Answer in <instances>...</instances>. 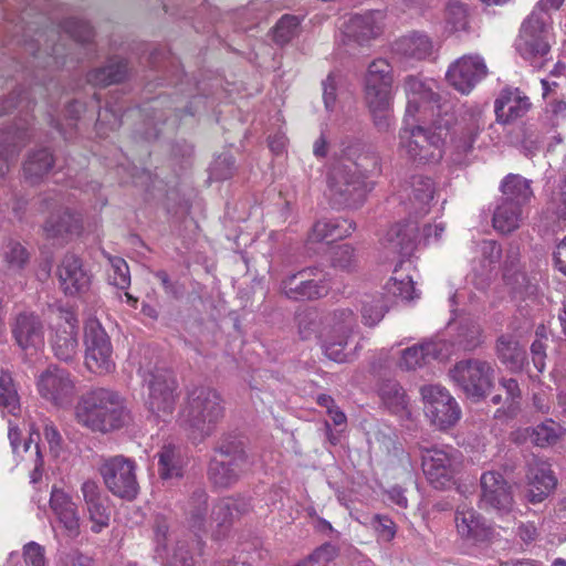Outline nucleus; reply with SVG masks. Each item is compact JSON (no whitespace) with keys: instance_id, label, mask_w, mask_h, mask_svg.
<instances>
[{"instance_id":"nucleus-1","label":"nucleus","mask_w":566,"mask_h":566,"mask_svg":"<svg viewBox=\"0 0 566 566\" xmlns=\"http://www.w3.org/2000/svg\"><path fill=\"white\" fill-rule=\"evenodd\" d=\"M379 172L380 158L375 151L360 144L348 145L331 166L327 176L331 197L338 205L357 209L374 189L368 178Z\"/></svg>"},{"instance_id":"nucleus-2","label":"nucleus","mask_w":566,"mask_h":566,"mask_svg":"<svg viewBox=\"0 0 566 566\" xmlns=\"http://www.w3.org/2000/svg\"><path fill=\"white\" fill-rule=\"evenodd\" d=\"M74 419L81 427L105 434L125 427L130 415L117 391L97 387L78 397Z\"/></svg>"},{"instance_id":"nucleus-3","label":"nucleus","mask_w":566,"mask_h":566,"mask_svg":"<svg viewBox=\"0 0 566 566\" xmlns=\"http://www.w3.org/2000/svg\"><path fill=\"white\" fill-rule=\"evenodd\" d=\"M140 358L138 374L147 390L145 407L156 418L166 420L174 413L179 398L177 378L172 370L154 359V356Z\"/></svg>"},{"instance_id":"nucleus-4","label":"nucleus","mask_w":566,"mask_h":566,"mask_svg":"<svg viewBox=\"0 0 566 566\" xmlns=\"http://www.w3.org/2000/svg\"><path fill=\"white\" fill-rule=\"evenodd\" d=\"M298 332L303 339L315 337L325 354H340L356 323L349 308L337 310L324 322L314 311L298 315Z\"/></svg>"},{"instance_id":"nucleus-5","label":"nucleus","mask_w":566,"mask_h":566,"mask_svg":"<svg viewBox=\"0 0 566 566\" xmlns=\"http://www.w3.org/2000/svg\"><path fill=\"white\" fill-rule=\"evenodd\" d=\"M223 413L224 408L218 391L201 386L188 392L179 415V422L191 439L202 440L212 433Z\"/></svg>"},{"instance_id":"nucleus-6","label":"nucleus","mask_w":566,"mask_h":566,"mask_svg":"<svg viewBox=\"0 0 566 566\" xmlns=\"http://www.w3.org/2000/svg\"><path fill=\"white\" fill-rule=\"evenodd\" d=\"M394 69L385 59H375L367 67L364 99L379 132H387L392 120Z\"/></svg>"},{"instance_id":"nucleus-7","label":"nucleus","mask_w":566,"mask_h":566,"mask_svg":"<svg viewBox=\"0 0 566 566\" xmlns=\"http://www.w3.org/2000/svg\"><path fill=\"white\" fill-rule=\"evenodd\" d=\"M407 123V120L405 119ZM444 147L441 127L405 125L399 130L398 151L401 157L418 164H436L442 159Z\"/></svg>"},{"instance_id":"nucleus-8","label":"nucleus","mask_w":566,"mask_h":566,"mask_svg":"<svg viewBox=\"0 0 566 566\" xmlns=\"http://www.w3.org/2000/svg\"><path fill=\"white\" fill-rule=\"evenodd\" d=\"M553 42L552 25L538 12L533 11L521 25L515 49L524 60L535 64L538 60H545Z\"/></svg>"},{"instance_id":"nucleus-9","label":"nucleus","mask_w":566,"mask_h":566,"mask_svg":"<svg viewBox=\"0 0 566 566\" xmlns=\"http://www.w3.org/2000/svg\"><path fill=\"white\" fill-rule=\"evenodd\" d=\"M461 464V453L453 447L421 448V468L434 489L442 490L452 485Z\"/></svg>"},{"instance_id":"nucleus-10","label":"nucleus","mask_w":566,"mask_h":566,"mask_svg":"<svg viewBox=\"0 0 566 566\" xmlns=\"http://www.w3.org/2000/svg\"><path fill=\"white\" fill-rule=\"evenodd\" d=\"M332 289L329 274L317 266H308L289 274L280 283V293L292 301H315L325 297Z\"/></svg>"},{"instance_id":"nucleus-11","label":"nucleus","mask_w":566,"mask_h":566,"mask_svg":"<svg viewBox=\"0 0 566 566\" xmlns=\"http://www.w3.org/2000/svg\"><path fill=\"white\" fill-rule=\"evenodd\" d=\"M218 452L223 459L211 461L209 476L214 485L228 488L248 469L249 460L243 442L233 437L224 438L218 447Z\"/></svg>"},{"instance_id":"nucleus-12","label":"nucleus","mask_w":566,"mask_h":566,"mask_svg":"<svg viewBox=\"0 0 566 566\" xmlns=\"http://www.w3.org/2000/svg\"><path fill=\"white\" fill-rule=\"evenodd\" d=\"M423 409L430 422L440 430L458 423L461 408L448 389L441 385H426L420 388Z\"/></svg>"},{"instance_id":"nucleus-13","label":"nucleus","mask_w":566,"mask_h":566,"mask_svg":"<svg viewBox=\"0 0 566 566\" xmlns=\"http://www.w3.org/2000/svg\"><path fill=\"white\" fill-rule=\"evenodd\" d=\"M99 473L113 495L129 501L137 496L139 485L134 460L124 455L112 457L101 465Z\"/></svg>"},{"instance_id":"nucleus-14","label":"nucleus","mask_w":566,"mask_h":566,"mask_svg":"<svg viewBox=\"0 0 566 566\" xmlns=\"http://www.w3.org/2000/svg\"><path fill=\"white\" fill-rule=\"evenodd\" d=\"M451 380L473 399L483 398L492 386L491 367L475 358L460 360L449 370Z\"/></svg>"},{"instance_id":"nucleus-15","label":"nucleus","mask_w":566,"mask_h":566,"mask_svg":"<svg viewBox=\"0 0 566 566\" xmlns=\"http://www.w3.org/2000/svg\"><path fill=\"white\" fill-rule=\"evenodd\" d=\"M38 389L53 405L69 406L76 394V382L65 369L50 366L40 375Z\"/></svg>"},{"instance_id":"nucleus-16","label":"nucleus","mask_w":566,"mask_h":566,"mask_svg":"<svg viewBox=\"0 0 566 566\" xmlns=\"http://www.w3.org/2000/svg\"><path fill=\"white\" fill-rule=\"evenodd\" d=\"M155 558L164 566H193L192 558L185 542H180L170 533L165 520H157L154 537Z\"/></svg>"},{"instance_id":"nucleus-17","label":"nucleus","mask_w":566,"mask_h":566,"mask_svg":"<svg viewBox=\"0 0 566 566\" xmlns=\"http://www.w3.org/2000/svg\"><path fill=\"white\" fill-rule=\"evenodd\" d=\"M488 74L484 60L476 54L459 57L450 64L446 78L461 94H469Z\"/></svg>"},{"instance_id":"nucleus-18","label":"nucleus","mask_w":566,"mask_h":566,"mask_svg":"<svg viewBox=\"0 0 566 566\" xmlns=\"http://www.w3.org/2000/svg\"><path fill=\"white\" fill-rule=\"evenodd\" d=\"M481 507L503 515L511 512L514 500L511 486L500 472L488 471L481 476Z\"/></svg>"},{"instance_id":"nucleus-19","label":"nucleus","mask_w":566,"mask_h":566,"mask_svg":"<svg viewBox=\"0 0 566 566\" xmlns=\"http://www.w3.org/2000/svg\"><path fill=\"white\" fill-rule=\"evenodd\" d=\"M384 14L380 11H369L352 15L343 27V33L348 41L358 45L369 44L382 33Z\"/></svg>"},{"instance_id":"nucleus-20","label":"nucleus","mask_w":566,"mask_h":566,"mask_svg":"<svg viewBox=\"0 0 566 566\" xmlns=\"http://www.w3.org/2000/svg\"><path fill=\"white\" fill-rule=\"evenodd\" d=\"M13 337L22 350L39 352L44 346V325L41 317L31 311H23L15 317Z\"/></svg>"},{"instance_id":"nucleus-21","label":"nucleus","mask_w":566,"mask_h":566,"mask_svg":"<svg viewBox=\"0 0 566 566\" xmlns=\"http://www.w3.org/2000/svg\"><path fill=\"white\" fill-rule=\"evenodd\" d=\"M454 523L458 535L474 544L489 539L492 534V528L484 517L467 504L457 507Z\"/></svg>"},{"instance_id":"nucleus-22","label":"nucleus","mask_w":566,"mask_h":566,"mask_svg":"<svg viewBox=\"0 0 566 566\" xmlns=\"http://www.w3.org/2000/svg\"><path fill=\"white\" fill-rule=\"evenodd\" d=\"M50 509L69 537L74 538L80 534L81 517L77 505L70 494L53 486L50 495Z\"/></svg>"},{"instance_id":"nucleus-23","label":"nucleus","mask_w":566,"mask_h":566,"mask_svg":"<svg viewBox=\"0 0 566 566\" xmlns=\"http://www.w3.org/2000/svg\"><path fill=\"white\" fill-rule=\"evenodd\" d=\"M81 492L88 518L92 522V532L99 533L109 524L108 499L102 495L98 483L93 480L84 481L81 485Z\"/></svg>"},{"instance_id":"nucleus-24","label":"nucleus","mask_w":566,"mask_h":566,"mask_svg":"<svg viewBox=\"0 0 566 566\" xmlns=\"http://www.w3.org/2000/svg\"><path fill=\"white\" fill-rule=\"evenodd\" d=\"M60 286L66 295H76L85 292L91 284V275L83 268L78 256L65 254L57 268Z\"/></svg>"},{"instance_id":"nucleus-25","label":"nucleus","mask_w":566,"mask_h":566,"mask_svg":"<svg viewBox=\"0 0 566 566\" xmlns=\"http://www.w3.org/2000/svg\"><path fill=\"white\" fill-rule=\"evenodd\" d=\"M418 226L413 221L397 222L388 228L380 239L384 249L409 256L416 248Z\"/></svg>"},{"instance_id":"nucleus-26","label":"nucleus","mask_w":566,"mask_h":566,"mask_svg":"<svg viewBox=\"0 0 566 566\" xmlns=\"http://www.w3.org/2000/svg\"><path fill=\"white\" fill-rule=\"evenodd\" d=\"M433 51L431 39L423 32L412 31L391 44V52L401 61H423Z\"/></svg>"},{"instance_id":"nucleus-27","label":"nucleus","mask_w":566,"mask_h":566,"mask_svg":"<svg viewBox=\"0 0 566 566\" xmlns=\"http://www.w3.org/2000/svg\"><path fill=\"white\" fill-rule=\"evenodd\" d=\"M527 500L531 503H541L556 485V479L548 465L533 459L527 469Z\"/></svg>"},{"instance_id":"nucleus-28","label":"nucleus","mask_w":566,"mask_h":566,"mask_svg":"<svg viewBox=\"0 0 566 566\" xmlns=\"http://www.w3.org/2000/svg\"><path fill=\"white\" fill-rule=\"evenodd\" d=\"M403 90L407 96L406 116L413 117L422 107H430L439 101V96L415 75L405 78Z\"/></svg>"},{"instance_id":"nucleus-29","label":"nucleus","mask_w":566,"mask_h":566,"mask_svg":"<svg viewBox=\"0 0 566 566\" xmlns=\"http://www.w3.org/2000/svg\"><path fill=\"white\" fill-rule=\"evenodd\" d=\"M356 230V223L345 218L322 219L314 223L308 240L333 242L345 239Z\"/></svg>"},{"instance_id":"nucleus-30","label":"nucleus","mask_w":566,"mask_h":566,"mask_svg":"<svg viewBox=\"0 0 566 566\" xmlns=\"http://www.w3.org/2000/svg\"><path fill=\"white\" fill-rule=\"evenodd\" d=\"M530 107L528 97L522 96L518 90H503L494 104L496 118L503 123L523 117Z\"/></svg>"},{"instance_id":"nucleus-31","label":"nucleus","mask_w":566,"mask_h":566,"mask_svg":"<svg viewBox=\"0 0 566 566\" xmlns=\"http://www.w3.org/2000/svg\"><path fill=\"white\" fill-rule=\"evenodd\" d=\"M82 229L80 216L73 214L69 210H59L56 213H52L43 226V231L49 239L61 240L78 235Z\"/></svg>"},{"instance_id":"nucleus-32","label":"nucleus","mask_w":566,"mask_h":566,"mask_svg":"<svg viewBox=\"0 0 566 566\" xmlns=\"http://www.w3.org/2000/svg\"><path fill=\"white\" fill-rule=\"evenodd\" d=\"M531 184V180L521 175L509 174L503 178L500 186L503 195L502 201L524 209L534 197Z\"/></svg>"},{"instance_id":"nucleus-33","label":"nucleus","mask_w":566,"mask_h":566,"mask_svg":"<svg viewBox=\"0 0 566 566\" xmlns=\"http://www.w3.org/2000/svg\"><path fill=\"white\" fill-rule=\"evenodd\" d=\"M480 133L481 126L476 118L471 117L467 122H460L452 130L450 147L458 155H467L473 150Z\"/></svg>"},{"instance_id":"nucleus-34","label":"nucleus","mask_w":566,"mask_h":566,"mask_svg":"<svg viewBox=\"0 0 566 566\" xmlns=\"http://www.w3.org/2000/svg\"><path fill=\"white\" fill-rule=\"evenodd\" d=\"M410 266L409 261H399L386 285L390 293L405 300H412L416 293L415 283L410 275Z\"/></svg>"},{"instance_id":"nucleus-35","label":"nucleus","mask_w":566,"mask_h":566,"mask_svg":"<svg viewBox=\"0 0 566 566\" xmlns=\"http://www.w3.org/2000/svg\"><path fill=\"white\" fill-rule=\"evenodd\" d=\"M252 509L251 499L247 496L227 497L219 501L212 509V518L218 524H226L232 518L247 514Z\"/></svg>"},{"instance_id":"nucleus-36","label":"nucleus","mask_w":566,"mask_h":566,"mask_svg":"<svg viewBox=\"0 0 566 566\" xmlns=\"http://www.w3.org/2000/svg\"><path fill=\"white\" fill-rule=\"evenodd\" d=\"M524 209L502 201L493 213V227L501 233H511L520 228Z\"/></svg>"},{"instance_id":"nucleus-37","label":"nucleus","mask_w":566,"mask_h":566,"mask_svg":"<svg viewBox=\"0 0 566 566\" xmlns=\"http://www.w3.org/2000/svg\"><path fill=\"white\" fill-rule=\"evenodd\" d=\"M127 73V61L118 60L104 67L91 71L87 74V81L96 86H108L123 82Z\"/></svg>"},{"instance_id":"nucleus-38","label":"nucleus","mask_w":566,"mask_h":566,"mask_svg":"<svg viewBox=\"0 0 566 566\" xmlns=\"http://www.w3.org/2000/svg\"><path fill=\"white\" fill-rule=\"evenodd\" d=\"M54 159L52 154L43 148L32 153L23 165L24 178L30 184H36L53 167Z\"/></svg>"},{"instance_id":"nucleus-39","label":"nucleus","mask_w":566,"mask_h":566,"mask_svg":"<svg viewBox=\"0 0 566 566\" xmlns=\"http://www.w3.org/2000/svg\"><path fill=\"white\" fill-rule=\"evenodd\" d=\"M84 344L85 354H111V339L97 321H88L85 325Z\"/></svg>"},{"instance_id":"nucleus-40","label":"nucleus","mask_w":566,"mask_h":566,"mask_svg":"<svg viewBox=\"0 0 566 566\" xmlns=\"http://www.w3.org/2000/svg\"><path fill=\"white\" fill-rule=\"evenodd\" d=\"M159 474L164 480L182 475L180 450L175 446H164L158 453Z\"/></svg>"},{"instance_id":"nucleus-41","label":"nucleus","mask_w":566,"mask_h":566,"mask_svg":"<svg viewBox=\"0 0 566 566\" xmlns=\"http://www.w3.org/2000/svg\"><path fill=\"white\" fill-rule=\"evenodd\" d=\"M410 201L420 212H428L427 206L433 199L434 185L433 181L423 176H413L411 179Z\"/></svg>"},{"instance_id":"nucleus-42","label":"nucleus","mask_w":566,"mask_h":566,"mask_svg":"<svg viewBox=\"0 0 566 566\" xmlns=\"http://www.w3.org/2000/svg\"><path fill=\"white\" fill-rule=\"evenodd\" d=\"M355 248L348 243L333 247L329 252V264L338 272L353 273L357 269Z\"/></svg>"},{"instance_id":"nucleus-43","label":"nucleus","mask_w":566,"mask_h":566,"mask_svg":"<svg viewBox=\"0 0 566 566\" xmlns=\"http://www.w3.org/2000/svg\"><path fill=\"white\" fill-rule=\"evenodd\" d=\"M379 395L382 402L392 413H402L407 409L408 400L402 387L395 380L385 381Z\"/></svg>"},{"instance_id":"nucleus-44","label":"nucleus","mask_w":566,"mask_h":566,"mask_svg":"<svg viewBox=\"0 0 566 566\" xmlns=\"http://www.w3.org/2000/svg\"><path fill=\"white\" fill-rule=\"evenodd\" d=\"M185 512L191 527L201 530L208 512L207 493L200 489L196 490L187 501Z\"/></svg>"},{"instance_id":"nucleus-45","label":"nucleus","mask_w":566,"mask_h":566,"mask_svg":"<svg viewBox=\"0 0 566 566\" xmlns=\"http://www.w3.org/2000/svg\"><path fill=\"white\" fill-rule=\"evenodd\" d=\"M387 312V303L381 293L367 295L361 301V317L367 326L378 324Z\"/></svg>"},{"instance_id":"nucleus-46","label":"nucleus","mask_w":566,"mask_h":566,"mask_svg":"<svg viewBox=\"0 0 566 566\" xmlns=\"http://www.w3.org/2000/svg\"><path fill=\"white\" fill-rule=\"evenodd\" d=\"M273 41L279 45H285L301 32V19L293 14H284L273 27Z\"/></svg>"},{"instance_id":"nucleus-47","label":"nucleus","mask_w":566,"mask_h":566,"mask_svg":"<svg viewBox=\"0 0 566 566\" xmlns=\"http://www.w3.org/2000/svg\"><path fill=\"white\" fill-rule=\"evenodd\" d=\"M20 134L19 130H15L12 136L11 132L0 133V177H3L9 171L11 163L17 159L22 147L17 142L9 143L8 145L3 143L9 138L12 140L20 138Z\"/></svg>"},{"instance_id":"nucleus-48","label":"nucleus","mask_w":566,"mask_h":566,"mask_svg":"<svg viewBox=\"0 0 566 566\" xmlns=\"http://www.w3.org/2000/svg\"><path fill=\"white\" fill-rule=\"evenodd\" d=\"M109 269L107 271L108 282L120 289L126 290L130 285V273L127 262L120 256L107 254Z\"/></svg>"},{"instance_id":"nucleus-49","label":"nucleus","mask_w":566,"mask_h":566,"mask_svg":"<svg viewBox=\"0 0 566 566\" xmlns=\"http://www.w3.org/2000/svg\"><path fill=\"white\" fill-rule=\"evenodd\" d=\"M563 428L553 420L536 426L531 434L532 442L538 447H547L557 442L563 433Z\"/></svg>"},{"instance_id":"nucleus-50","label":"nucleus","mask_w":566,"mask_h":566,"mask_svg":"<svg viewBox=\"0 0 566 566\" xmlns=\"http://www.w3.org/2000/svg\"><path fill=\"white\" fill-rule=\"evenodd\" d=\"M0 408L9 413H15L20 408L19 397L12 385L10 374L2 371L0 375Z\"/></svg>"},{"instance_id":"nucleus-51","label":"nucleus","mask_w":566,"mask_h":566,"mask_svg":"<svg viewBox=\"0 0 566 566\" xmlns=\"http://www.w3.org/2000/svg\"><path fill=\"white\" fill-rule=\"evenodd\" d=\"M446 23L451 32L467 30L468 28V10L467 7L459 2L452 1L446 8Z\"/></svg>"},{"instance_id":"nucleus-52","label":"nucleus","mask_w":566,"mask_h":566,"mask_svg":"<svg viewBox=\"0 0 566 566\" xmlns=\"http://www.w3.org/2000/svg\"><path fill=\"white\" fill-rule=\"evenodd\" d=\"M49 312L55 316L56 324L60 328L64 329V333L72 336L77 328L76 313L72 307H64L61 305H50ZM72 337L67 342H71Z\"/></svg>"},{"instance_id":"nucleus-53","label":"nucleus","mask_w":566,"mask_h":566,"mask_svg":"<svg viewBox=\"0 0 566 566\" xmlns=\"http://www.w3.org/2000/svg\"><path fill=\"white\" fill-rule=\"evenodd\" d=\"M63 29L74 41L80 43H87L94 38V30L91 24L81 19H66Z\"/></svg>"},{"instance_id":"nucleus-54","label":"nucleus","mask_w":566,"mask_h":566,"mask_svg":"<svg viewBox=\"0 0 566 566\" xmlns=\"http://www.w3.org/2000/svg\"><path fill=\"white\" fill-rule=\"evenodd\" d=\"M370 526L375 531L379 542H390L396 536L397 527L394 521L386 515H374Z\"/></svg>"},{"instance_id":"nucleus-55","label":"nucleus","mask_w":566,"mask_h":566,"mask_svg":"<svg viewBox=\"0 0 566 566\" xmlns=\"http://www.w3.org/2000/svg\"><path fill=\"white\" fill-rule=\"evenodd\" d=\"M4 260L9 269L20 270L27 264L29 253L21 243L11 241L4 250Z\"/></svg>"},{"instance_id":"nucleus-56","label":"nucleus","mask_w":566,"mask_h":566,"mask_svg":"<svg viewBox=\"0 0 566 566\" xmlns=\"http://www.w3.org/2000/svg\"><path fill=\"white\" fill-rule=\"evenodd\" d=\"M83 366L90 374L103 376L115 369V363L111 356H83Z\"/></svg>"},{"instance_id":"nucleus-57","label":"nucleus","mask_w":566,"mask_h":566,"mask_svg":"<svg viewBox=\"0 0 566 566\" xmlns=\"http://www.w3.org/2000/svg\"><path fill=\"white\" fill-rule=\"evenodd\" d=\"M56 566H94V560L76 548L63 549L57 554Z\"/></svg>"},{"instance_id":"nucleus-58","label":"nucleus","mask_w":566,"mask_h":566,"mask_svg":"<svg viewBox=\"0 0 566 566\" xmlns=\"http://www.w3.org/2000/svg\"><path fill=\"white\" fill-rule=\"evenodd\" d=\"M443 350H447V344L438 337H432L401 349L400 354H441Z\"/></svg>"},{"instance_id":"nucleus-59","label":"nucleus","mask_w":566,"mask_h":566,"mask_svg":"<svg viewBox=\"0 0 566 566\" xmlns=\"http://www.w3.org/2000/svg\"><path fill=\"white\" fill-rule=\"evenodd\" d=\"M23 559L27 566H46L45 548L36 542L23 546Z\"/></svg>"},{"instance_id":"nucleus-60","label":"nucleus","mask_w":566,"mask_h":566,"mask_svg":"<svg viewBox=\"0 0 566 566\" xmlns=\"http://www.w3.org/2000/svg\"><path fill=\"white\" fill-rule=\"evenodd\" d=\"M496 350L499 354H520L525 352L520 338L514 334H503L496 342Z\"/></svg>"},{"instance_id":"nucleus-61","label":"nucleus","mask_w":566,"mask_h":566,"mask_svg":"<svg viewBox=\"0 0 566 566\" xmlns=\"http://www.w3.org/2000/svg\"><path fill=\"white\" fill-rule=\"evenodd\" d=\"M323 99L326 109L333 111L336 103V81L333 73H329L323 82Z\"/></svg>"},{"instance_id":"nucleus-62","label":"nucleus","mask_w":566,"mask_h":566,"mask_svg":"<svg viewBox=\"0 0 566 566\" xmlns=\"http://www.w3.org/2000/svg\"><path fill=\"white\" fill-rule=\"evenodd\" d=\"M481 251L485 258L489 259V263H495L501 258V245L493 240H484L481 243Z\"/></svg>"},{"instance_id":"nucleus-63","label":"nucleus","mask_w":566,"mask_h":566,"mask_svg":"<svg viewBox=\"0 0 566 566\" xmlns=\"http://www.w3.org/2000/svg\"><path fill=\"white\" fill-rule=\"evenodd\" d=\"M547 113L551 114V117L555 120L565 119L566 118V99L565 98H554L552 99L546 108Z\"/></svg>"},{"instance_id":"nucleus-64","label":"nucleus","mask_w":566,"mask_h":566,"mask_svg":"<svg viewBox=\"0 0 566 566\" xmlns=\"http://www.w3.org/2000/svg\"><path fill=\"white\" fill-rule=\"evenodd\" d=\"M554 260L556 268L564 274H566V237L557 244L554 252Z\"/></svg>"}]
</instances>
